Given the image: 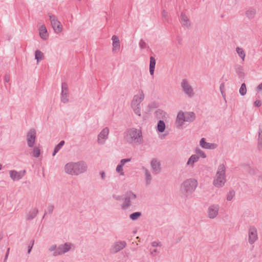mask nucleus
Listing matches in <instances>:
<instances>
[{
    "instance_id": "nucleus-1",
    "label": "nucleus",
    "mask_w": 262,
    "mask_h": 262,
    "mask_svg": "<svg viewBox=\"0 0 262 262\" xmlns=\"http://www.w3.org/2000/svg\"><path fill=\"white\" fill-rule=\"evenodd\" d=\"M88 169L86 163L83 161L69 162L64 166L65 172L72 176H78L85 172Z\"/></svg>"
},
{
    "instance_id": "nucleus-2",
    "label": "nucleus",
    "mask_w": 262,
    "mask_h": 262,
    "mask_svg": "<svg viewBox=\"0 0 262 262\" xmlns=\"http://www.w3.org/2000/svg\"><path fill=\"white\" fill-rule=\"evenodd\" d=\"M124 138L130 144L139 145L143 142L142 131L141 129L136 128L128 129L125 132Z\"/></svg>"
},
{
    "instance_id": "nucleus-3",
    "label": "nucleus",
    "mask_w": 262,
    "mask_h": 262,
    "mask_svg": "<svg viewBox=\"0 0 262 262\" xmlns=\"http://www.w3.org/2000/svg\"><path fill=\"white\" fill-rule=\"evenodd\" d=\"M198 186V181L194 179H188L184 181L181 185L180 191L185 199L194 191Z\"/></svg>"
},
{
    "instance_id": "nucleus-4",
    "label": "nucleus",
    "mask_w": 262,
    "mask_h": 262,
    "mask_svg": "<svg viewBox=\"0 0 262 262\" xmlns=\"http://www.w3.org/2000/svg\"><path fill=\"white\" fill-rule=\"evenodd\" d=\"M195 119V114L193 112H182L178 113L176 122L178 123V126L180 128L182 126L184 122H192Z\"/></svg>"
},
{
    "instance_id": "nucleus-5",
    "label": "nucleus",
    "mask_w": 262,
    "mask_h": 262,
    "mask_svg": "<svg viewBox=\"0 0 262 262\" xmlns=\"http://www.w3.org/2000/svg\"><path fill=\"white\" fill-rule=\"evenodd\" d=\"M136 198V194L132 191H127L124 194V198L122 199L124 202L121 205V209L125 210L128 209L132 205L131 201L135 200Z\"/></svg>"
},
{
    "instance_id": "nucleus-6",
    "label": "nucleus",
    "mask_w": 262,
    "mask_h": 262,
    "mask_svg": "<svg viewBox=\"0 0 262 262\" xmlns=\"http://www.w3.org/2000/svg\"><path fill=\"white\" fill-rule=\"evenodd\" d=\"M51 21L52 27L55 33L58 34L62 30V26L57 17L51 13L48 14Z\"/></svg>"
},
{
    "instance_id": "nucleus-7",
    "label": "nucleus",
    "mask_w": 262,
    "mask_h": 262,
    "mask_svg": "<svg viewBox=\"0 0 262 262\" xmlns=\"http://www.w3.org/2000/svg\"><path fill=\"white\" fill-rule=\"evenodd\" d=\"M72 246V244L70 243H66L64 244L59 245L56 250L53 252V255L57 256L69 252L71 250Z\"/></svg>"
},
{
    "instance_id": "nucleus-8",
    "label": "nucleus",
    "mask_w": 262,
    "mask_h": 262,
    "mask_svg": "<svg viewBox=\"0 0 262 262\" xmlns=\"http://www.w3.org/2000/svg\"><path fill=\"white\" fill-rule=\"evenodd\" d=\"M183 92L188 96V97L191 98L194 96V92L192 86L189 84L188 81L186 79H183L181 83Z\"/></svg>"
},
{
    "instance_id": "nucleus-9",
    "label": "nucleus",
    "mask_w": 262,
    "mask_h": 262,
    "mask_svg": "<svg viewBox=\"0 0 262 262\" xmlns=\"http://www.w3.org/2000/svg\"><path fill=\"white\" fill-rule=\"evenodd\" d=\"M36 130L34 128L29 130L27 134V141L29 147H33L36 139Z\"/></svg>"
},
{
    "instance_id": "nucleus-10",
    "label": "nucleus",
    "mask_w": 262,
    "mask_h": 262,
    "mask_svg": "<svg viewBox=\"0 0 262 262\" xmlns=\"http://www.w3.org/2000/svg\"><path fill=\"white\" fill-rule=\"evenodd\" d=\"M126 246L125 241H120L115 242L111 246L110 251L112 253H116L120 250L123 249Z\"/></svg>"
},
{
    "instance_id": "nucleus-11",
    "label": "nucleus",
    "mask_w": 262,
    "mask_h": 262,
    "mask_svg": "<svg viewBox=\"0 0 262 262\" xmlns=\"http://www.w3.org/2000/svg\"><path fill=\"white\" fill-rule=\"evenodd\" d=\"M109 129L106 127L103 128L98 135L97 141L99 144H104L105 140L108 138Z\"/></svg>"
},
{
    "instance_id": "nucleus-12",
    "label": "nucleus",
    "mask_w": 262,
    "mask_h": 262,
    "mask_svg": "<svg viewBox=\"0 0 262 262\" xmlns=\"http://www.w3.org/2000/svg\"><path fill=\"white\" fill-rule=\"evenodd\" d=\"M220 206L217 204H213L209 207L208 209V217L211 219H213L216 217L218 214Z\"/></svg>"
},
{
    "instance_id": "nucleus-13",
    "label": "nucleus",
    "mask_w": 262,
    "mask_h": 262,
    "mask_svg": "<svg viewBox=\"0 0 262 262\" xmlns=\"http://www.w3.org/2000/svg\"><path fill=\"white\" fill-rule=\"evenodd\" d=\"M150 166L153 173L157 174L160 172L161 170V163L157 159L155 158L151 160L150 162Z\"/></svg>"
},
{
    "instance_id": "nucleus-14",
    "label": "nucleus",
    "mask_w": 262,
    "mask_h": 262,
    "mask_svg": "<svg viewBox=\"0 0 262 262\" xmlns=\"http://www.w3.org/2000/svg\"><path fill=\"white\" fill-rule=\"evenodd\" d=\"M200 145L202 148L209 149H214L217 146V145L215 143L206 142L205 141V139L204 138L201 139L200 141Z\"/></svg>"
},
{
    "instance_id": "nucleus-15",
    "label": "nucleus",
    "mask_w": 262,
    "mask_h": 262,
    "mask_svg": "<svg viewBox=\"0 0 262 262\" xmlns=\"http://www.w3.org/2000/svg\"><path fill=\"white\" fill-rule=\"evenodd\" d=\"M226 181V176H219L216 175L213 183L215 187L220 188L224 185Z\"/></svg>"
},
{
    "instance_id": "nucleus-16",
    "label": "nucleus",
    "mask_w": 262,
    "mask_h": 262,
    "mask_svg": "<svg viewBox=\"0 0 262 262\" xmlns=\"http://www.w3.org/2000/svg\"><path fill=\"white\" fill-rule=\"evenodd\" d=\"M144 98V95L143 92H141L140 95H135L132 101L131 106H140V103L143 100Z\"/></svg>"
},
{
    "instance_id": "nucleus-17",
    "label": "nucleus",
    "mask_w": 262,
    "mask_h": 262,
    "mask_svg": "<svg viewBox=\"0 0 262 262\" xmlns=\"http://www.w3.org/2000/svg\"><path fill=\"white\" fill-rule=\"evenodd\" d=\"M257 238V231L255 228L250 229L249 231V243L253 244Z\"/></svg>"
},
{
    "instance_id": "nucleus-18",
    "label": "nucleus",
    "mask_w": 262,
    "mask_h": 262,
    "mask_svg": "<svg viewBox=\"0 0 262 262\" xmlns=\"http://www.w3.org/2000/svg\"><path fill=\"white\" fill-rule=\"evenodd\" d=\"M10 177L14 181H17L20 180L24 174H21V172H18L16 170H12L9 171Z\"/></svg>"
},
{
    "instance_id": "nucleus-19",
    "label": "nucleus",
    "mask_w": 262,
    "mask_h": 262,
    "mask_svg": "<svg viewBox=\"0 0 262 262\" xmlns=\"http://www.w3.org/2000/svg\"><path fill=\"white\" fill-rule=\"evenodd\" d=\"M113 41V51L117 52L120 49V41L118 36L113 35L112 37Z\"/></svg>"
},
{
    "instance_id": "nucleus-20",
    "label": "nucleus",
    "mask_w": 262,
    "mask_h": 262,
    "mask_svg": "<svg viewBox=\"0 0 262 262\" xmlns=\"http://www.w3.org/2000/svg\"><path fill=\"white\" fill-rule=\"evenodd\" d=\"M180 19L181 23L183 26H185L187 28H189L190 26V21L187 16L184 13H181L180 16Z\"/></svg>"
},
{
    "instance_id": "nucleus-21",
    "label": "nucleus",
    "mask_w": 262,
    "mask_h": 262,
    "mask_svg": "<svg viewBox=\"0 0 262 262\" xmlns=\"http://www.w3.org/2000/svg\"><path fill=\"white\" fill-rule=\"evenodd\" d=\"M256 14V8L251 7H250L245 13L246 16L249 19H251L255 17V15Z\"/></svg>"
},
{
    "instance_id": "nucleus-22",
    "label": "nucleus",
    "mask_w": 262,
    "mask_h": 262,
    "mask_svg": "<svg viewBox=\"0 0 262 262\" xmlns=\"http://www.w3.org/2000/svg\"><path fill=\"white\" fill-rule=\"evenodd\" d=\"M40 37L43 40H46L48 37L47 30L45 25H42L39 28Z\"/></svg>"
},
{
    "instance_id": "nucleus-23",
    "label": "nucleus",
    "mask_w": 262,
    "mask_h": 262,
    "mask_svg": "<svg viewBox=\"0 0 262 262\" xmlns=\"http://www.w3.org/2000/svg\"><path fill=\"white\" fill-rule=\"evenodd\" d=\"M200 157L196 155H192L188 160L186 163L187 166H190L193 167L194 163L198 161Z\"/></svg>"
},
{
    "instance_id": "nucleus-24",
    "label": "nucleus",
    "mask_w": 262,
    "mask_h": 262,
    "mask_svg": "<svg viewBox=\"0 0 262 262\" xmlns=\"http://www.w3.org/2000/svg\"><path fill=\"white\" fill-rule=\"evenodd\" d=\"M156 63V61L155 57L153 56H150L149 62V73L152 76H153L154 74Z\"/></svg>"
},
{
    "instance_id": "nucleus-25",
    "label": "nucleus",
    "mask_w": 262,
    "mask_h": 262,
    "mask_svg": "<svg viewBox=\"0 0 262 262\" xmlns=\"http://www.w3.org/2000/svg\"><path fill=\"white\" fill-rule=\"evenodd\" d=\"M235 70L236 73L237 74L239 78H244L245 77V73L243 67L239 64H237L235 66Z\"/></svg>"
},
{
    "instance_id": "nucleus-26",
    "label": "nucleus",
    "mask_w": 262,
    "mask_h": 262,
    "mask_svg": "<svg viewBox=\"0 0 262 262\" xmlns=\"http://www.w3.org/2000/svg\"><path fill=\"white\" fill-rule=\"evenodd\" d=\"M38 213L37 209H34L32 211H30L26 216V220L28 221H31L34 219Z\"/></svg>"
},
{
    "instance_id": "nucleus-27",
    "label": "nucleus",
    "mask_w": 262,
    "mask_h": 262,
    "mask_svg": "<svg viewBox=\"0 0 262 262\" xmlns=\"http://www.w3.org/2000/svg\"><path fill=\"white\" fill-rule=\"evenodd\" d=\"M226 168L223 164H220L217 167V170L216 173V176H226Z\"/></svg>"
},
{
    "instance_id": "nucleus-28",
    "label": "nucleus",
    "mask_w": 262,
    "mask_h": 262,
    "mask_svg": "<svg viewBox=\"0 0 262 262\" xmlns=\"http://www.w3.org/2000/svg\"><path fill=\"white\" fill-rule=\"evenodd\" d=\"M165 129V124L164 121L159 120L157 124V130L160 133H163Z\"/></svg>"
},
{
    "instance_id": "nucleus-29",
    "label": "nucleus",
    "mask_w": 262,
    "mask_h": 262,
    "mask_svg": "<svg viewBox=\"0 0 262 262\" xmlns=\"http://www.w3.org/2000/svg\"><path fill=\"white\" fill-rule=\"evenodd\" d=\"M143 169L144 170L146 182V184L148 185L150 183V182L151 180V176L150 172L146 168L143 167Z\"/></svg>"
},
{
    "instance_id": "nucleus-30",
    "label": "nucleus",
    "mask_w": 262,
    "mask_h": 262,
    "mask_svg": "<svg viewBox=\"0 0 262 262\" xmlns=\"http://www.w3.org/2000/svg\"><path fill=\"white\" fill-rule=\"evenodd\" d=\"M65 142L63 140L61 141L57 145H56L54 149L52 156H54L59 151L61 148L63 146Z\"/></svg>"
},
{
    "instance_id": "nucleus-31",
    "label": "nucleus",
    "mask_w": 262,
    "mask_h": 262,
    "mask_svg": "<svg viewBox=\"0 0 262 262\" xmlns=\"http://www.w3.org/2000/svg\"><path fill=\"white\" fill-rule=\"evenodd\" d=\"M258 147L259 150L262 148V129L260 125L258 129Z\"/></svg>"
},
{
    "instance_id": "nucleus-32",
    "label": "nucleus",
    "mask_w": 262,
    "mask_h": 262,
    "mask_svg": "<svg viewBox=\"0 0 262 262\" xmlns=\"http://www.w3.org/2000/svg\"><path fill=\"white\" fill-rule=\"evenodd\" d=\"M43 57V54L39 50H36L35 52V58L36 59L37 62H38L42 60Z\"/></svg>"
},
{
    "instance_id": "nucleus-33",
    "label": "nucleus",
    "mask_w": 262,
    "mask_h": 262,
    "mask_svg": "<svg viewBox=\"0 0 262 262\" xmlns=\"http://www.w3.org/2000/svg\"><path fill=\"white\" fill-rule=\"evenodd\" d=\"M142 216L140 212H135L129 215V219L132 221H136L139 217Z\"/></svg>"
},
{
    "instance_id": "nucleus-34",
    "label": "nucleus",
    "mask_w": 262,
    "mask_h": 262,
    "mask_svg": "<svg viewBox=\"0 0 262 262\" xmlns=\"http://www.w3.org/2000/svg\"><path fill=\"white\" fill-rule=\"evenodd\" d=\"M61 101L63 103H67L69 102V93H61Z\"/></svg>"
},
{
    "instance_id": "nucleus-35",
    "label": "nucleus",
    "mask_w": 262,
    "mask_h": 262,
    "mask_svg": "<svg viewBox=\"0 0 262 262\" xmlns=\"http://www.w3.org/2000/svg\"><path fill=\"white\" fill-rule=\"evenodd\" d=\"M236 51L239 56L244 60L245 57V53L244 51L239 47H237L236 48Z\"/></svg>"
},
{
    "instance_id": "nucleus-36",
    "label": "nucleus",
    "mask_w": 262,
    "mask_h": 262,
    "mask_svg": "<svg viewBox=\"0 0 262 262\" xmlns=\"http://www.w3.org/2000/svg\"><path fill=\"white\" fill-rule=\"evenodd\" d=\"M239 94L242 96H244L247 93L246 85L245 83L242 84L241 88L239 90Z\"/></svg>"
},
{
    "instance_id": "nucleus-37",
    "label": "nucleus",
    "mask_w": 262,
    "mask_h": 262,
    "mask_svg": "<svg viewBox=\"0 0 262 262\" xmlns=\"http://www.w3.org/2000/svg\"><path fill=\"white\" fill-rule=\"evenodd\" d=\"M40 149L37 147H34L32 152V156L35 158H38L40 156Z\"/></svg>"
},
{
    "instance_id": "nucleus-38",
    "label": "nucleus",
    "mask_w": 262,
    "mask_h": 262,
    "mask_svg": "<svg viewBox=\"0 0 262 262\" xmlns=\"http://www.w3.org/2000/svg\"><path fill=\"white\" fill-rule=\"evenodd\" d=\"M133 109L134 113L138 116H141V107L140 106H131Z\"/></svg>"
},
{
    "instance_id": "nucleus-39",
    "label": "nucleus",
    "mask_w": 262,
    "mask_h": 262,
    "mask_svg": "<svg viewBox=\"0 0 262 262\" xmlns=\"http://www.w3.org/2000/svg\"><path fill=\"white\" fill-rule=\"evenodd\" d=\"M123 166L122 165H121L120 164H119L117 167H116V170L117 172L118 173H120V176H124V172L123 171Z\"/></svg>"
},
{
    "instance_id": "nucleus-40",
    "label": "nucleus",
    "mask_w": 262,
    "mask_h": 262,
    "mask_svg": "<svg viewBox=\"0 0 262 262\" xmlns=\"http://www.w3.org/2000/svg\"><path fill=\"white\" fill-rule=\"evenodd\" d=\"M235 195V191L233 190H230L227 194V200L230 201Z\"/></svg>"
},
{
    "instance_id": "nucleus-41",
    "label": "nucleus",
    "mask_w": 262,
    "mask_h": 262,
    "mask_svg": "<svg viewBox=\"0 0 262 262\" xmlns=\"http://www.w3.org/2000/svg\"><path fill=\"white\" fill-rule=\"evenodd\" d=\"M69 93L68 84L66 82H62L61 84V92L63 93Z\"/></svg>"
},
{
    "instance_id": "nucleus-42",
    "label": "nucleus",
    "mask_w": 262,
    "mask_h": 262,
    "mask_svg": "<svg viewBox=\"0 0 262 262\" xmlns=\"http://www.w3.org/2000/svg\"><path fill=\"white\" fill-rule=\"evenodd\" d=\"M195 152L200 156L203 158H205L206 157V156L204 152L202 151L201 149H200L199 148H196L195 149Z\"/></svg>"
},
{
    "instance_id": "nucleus-43",
    "label": "nucleus",
    "mask_w": 262,
    "mask_h": 262,
    "mask_svg": "<svg viewBox=\"0 0 262 262\" xmlns=\"http://www.w3.org/2000/svg\"><path fill=\"white\" fill-rule=\"evenodd\" d=\"M139 47L141 49H144L147 47V44L143 39H140L139 43Z\"/></svg>"
},
{
    "instance_id": "nucleus-44",
    "label": "nucleus",
    "mask_w": 262,
    "mask_h": 262,
    "mask_svg": "<svg viewBox=\"0 0 262 262\" xmlns=\"http://www.w3.org/2000/svg\"><path fill=\"white\" fill-rule=\"evenodd\" d=\"M130 161H131L130 158L123 159L120 161V162L119 164H120L121 165H122L123 166L126 163L130 162Z\"/></svg>"
},
{
    "instance_id": "nucleus-45",
    "label": "nucleus",
    "mask_w": 262,
    "mask_h": 262,
    "mask_svg": "<svg viewBox=\"0 0 262 262\" xmlns=\"http://www.w3.org/2000/svg\"><path fill=\"white\" fill-rule=\"evenodd\" d=\"M162 17L165 20H168V13L165 10H163L162 13Z\"/></svg>"
},
{
    "instance_id": "nucleus-46",
    "label": "nucleus",
    "mask_w": 262,
    "mask_h": 262,
    "mask_svg": "<svg viewBox=\"0 0 262 262\" xmlns=\"http://www.w3.org/2000/svg\"><path fill=\"white\" fill-rule=\"evenodd\" d=\"M54 205H52V204H50L48 207V210L49 213L50 214L52 213V212L54 210Z\"/></svg>"
},
{
    "instance_id": "nucleus-47",
    "label": "nucleus",
    "mask_w": 262,
    "mask_h": 262,
    "mask_svg": "<svg viewBox=\"0 0 262 262\" xmlns=\"http://www.w3.org/2000/svg\"><path fill=\"white\" fill-rule=\"evenodd\" d=\"M57 247L56 245H52V246H51L49 248V251H50V252H52V251H55V250H56V249H57Z\"/></svg>"
},
{
    "instance_id": "nucleus-48",
    "label": "nucleus",
    "mask_w": 262,
    "mask_h": 262,
    "mask_svg": "<svg viewBox=\"0 0 262 262\" xmlns=\"http://www.w3.org/2000/svg\"><path fill=\"white\" fill-rule=\"evenodd\" d=\"M151 246L154 247L160 246L161 247L162 246V244L160 242H157L156 241L152 242Z\"/></svg>"
},
{
    "instance_id": "nucleus-49",
    "label": "nucleus",
    "mask_w": 262,
    "mask_h": 262,
    "mask_svg": "<svg viewBox=\"0 0 262 262\" xmlns=\"http://www.w3.org/2000/svg\"><path fill=\"white\" fill-rule=\"evenodd\" d=\"M261 105V102L260 100H256L254 102V105L256 107H259L260 105Z\"/></svg>"
},
{
    "instance_id": "nucleus-50",
    "label": "nucleus",
    "mask_w": 262,
    "mask_h": 262,
    "mask_svg": "<svg viewBox=\"0 0 262 262\" xmlns=\"http://www.w3.org/2000/svg\"><path fill=\"white\" fill-rule=\"evenodd\" d=\"M225 88V84H224V83H222L220 85V91H221V92L222 94V95L223 96L224 95V89Z\"/></svg>"
},
{
    "instance_id": "nucleus-51",
    "label": "nucleus",
    "mask_w": 262,
    "mask_h": 262,
    "mask_svg": "<svg viewBox=\"0 0 262 262\" xmlns=\"http://www.w3.org/2000/svg\"><path fill=\"white\" fill-rule=\"evenodd\" d=\"M113 198L116 200H120L122 199L121 196L117 195H115V194H114L113 195Z\"/></svg>"
},
{
    "instance_id": "nucleus-52",
    "label": "nucleus",
    "mask_w": 262,
    "mask_h": 262,
    "mask_svg": "<svg viewBox=\"0 0 262 262\" xmlns=\"http://www.w3.org/2000/svg\"><path fill=\"white\" fill-rule=\"evenodd\" d=\"M10 77L9 75L6 74L5 76L4 80L6 82H8L10 81Z\"/></svg>"
},
{
    "instance_id": "nucleus-53",
    "label": "nucleus",
    "mask_w": 262,
    "mask_h": 262,
    "mask_svg": "<svg viewBox=\"0 0 262 262\" xmlns=\"http://www.w3.org/2000/svg\"><path fill=\"white\" fill-rule=\"evenodd\" d=\"M100 176L101 178L104 180L105 178V173L104 171H102L100 172Z\"/></svg>"
},
{
    "instance_id": "nucleus-54",
    "label": "nucleus",
    "mask_w": 262,
    "mask_h": 262,
    "mask_svg": "<svg viewBox=\"0 0 262 262\" xmlns=\"http://www.w3.org/2000/svg\"><path fill=\"white\" fill-rule=\"evenodd\" d=\"M177 41H178V42L179 45H181L182 44V38L180 36H178L177 37Z\"/></svg>"
},
{
    "instance_id": "nucleus-55",
    "label": "nucleus",
    "mask_w": 262,
    "mask_h": 262,
    "mask_svg": "<svg viewBox=\"0 0 262 262\" xmlns=\"http://www.w3.org/2000/svg\"><path fill=\"white\" fill-rule=\"evenodd\" d=\"M257 90L258 91L262 90V83H261L258 85V86L257 87Z\"/></svg>"
},
{
    "instance_id": "nucleus-56",
    "label": "nucleus",
    "mask_w": 262,
    "mask_h": 262,
    "mask_svg": "<svg viewBox=\"0 0 262 262\" xmlns=\"http://www.w3.org/2000/svg\"><path fill=\"white\" fill-rule=\"evenodd\" d=\"M8 255H9L8 252L6 253V254H5V256L4 259V262H6L7 261Z\"/></svg>"
},
{
    "instance_id": "nucleus-57",
    "label": "nucleus",
    "mask_w": 262,
    "mask_h": 262,
    "mask_svg": "<svg viewBox=\"0 0 262 262\" xmlns=\"http://www.w3.org/2000/svg\"><path fill=\"white\" fill-rule=\"evenodd\" d=\"M32 248H33L32 247H31V246H29H29H28V254H29V253L31 252V250H32Z\"/></svg>"
},
{
    "instance_id": "nucleus-58",
    "label": "nucleus",
    "mask_w": 262,
    "mask_h": 262,
    "mask_svg": "<svg viewBox=\"0 0 262 262\" xmlns=\"http://www.w3.org/2000/svg\"><path fill=\"white\" fill-rule=\"evenodd\" d=\"M34 240H32L30 241V243L29 244V246H31L33 247V245H34Z\"/></svg>"
},
{
    "instance_id": "nucleus-59",
    "label": "nucleus",
    "mask_w": 262,
    "mask_h": 262,
    "mask_svg": "<svg viewBox=\"0 0 262 262\" xmlns=\"http://www.w3.org/2000/svg\"><path fill=\"white\" fill-rule=\"evenodd\" d=\"M3 234L2 232H0V241L3 239Z\"/></svg>"
},
{
    "instance_id": "nucleus-60",
    "label": "nucleus",
    "mask_w": 262,
    "mask_h": 262,
    "mask_svg": "<svg viewBox=\"0 0 262 262\" xmlns=\"http://www.w3.org/2000/svg\"><path fill=\"white\" fill-rule=\"evenodd\" d=\"M157 252V249H155L153 251L151 252V254H152L153 252Z\"/></svg>"
},
{
    "instance_id": "nucleus-61",
    "label": "nucleus",
    "mask_w": 262,
    "mask_h": 262,
    "mask_svg": "<svg viewBox=\"0 0 262 262\" xmlns=\"http://www.w3.org/2000/svg\"><path fill=\"white\" fill-rule=\"evenodd\" d=\"M9 251H10V248H8L7 249V252H6V253H8V254H9Z\"/></svg>"
},
{
    "instance_id": "nucleus-62",
    "label": "nucleus",
    "mask_w": 262,
    "mask_h": 262,
    "mask_svg": "<svg viewBox=\"0 0 262 262\" xmlns=\"http://www.w3.org/2000/svg\"><path fill=\"white\" fill-rule=\"evenodd\" d=\"M46 214H47V212H46V211H45V213H44V215H43V216L42 218H44V217H45V215H46Z\"/></svg>"
},
{
    "instance_id": "nucleus-63",
    "label": "nucleus",
    "mask_w": 262,
    "mask_h": 262,
    "mask_svg": "<svg viewBox=\"0 0 262 262\" xmlns=\"http://www.w3.org/2000/svg\"><path fill=\"white\" fill-rule=\"evenodd\" d=\"M150 106H151V107H154V103H153V104H151L150 105Z\"/></svg>"
},
{
    "instance_id": "nucleus-64",
    "label": "nucleus",
    "mask_w": 262,
    "mask_h": 262,
    "mask_svg": "<svg viewBox=\"0 0 262 262\" xmlns=\"http://www.w3.org/2000/svg\"><path fill=\"white\" fill-rule=\"evenodd\" d=\"M260 178L261 179V180H262V175L260 177Z\"/></svg>"
}]
</instances>
